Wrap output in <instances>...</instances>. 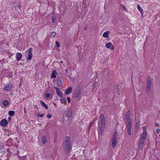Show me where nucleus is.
Listing matches in <instances>:
<instances>
[{
  "instance_id": "1",
  "label": "nucleus",
  "mask_w": 160,
  "mask_h": 160,
  "mask_svg": "<svg viewBox=\"0 0 160 160\" xmlns=\"http://www.w3.org/2000/svg\"><path fill=\"white\" fill-rule=\"evenodd\" d=\"M125 121L128 133L129 135H131L132 121L130 118L129 111H128L125 116Z\"/></svg>"
},
{
  "instance_id": "2",
  "label": "nucleus",
  "mask_w": 160,
  "mask_h": 160,
  "mask_svg": "<svg viewBox=\"0 0 160 160\" xmlns=\"http://www.w3.org/2000/svg\"><path fill=\"white\" fill-rule=\"evenodd\" d=\"M64 148L66 154L68 153L71 149V142L69 137H66L63 143Z\"/></svg>"
},
{
  "instance_id": "3",
  "label": "nucleus",
  "mask_w": 160,
  "mask_h": 160,
  "mask_svg": "<svg viewBox=\"0 0 160 160\" xmlns=\"http://www.w3.org/2000/svg\"><path fill=\"white\" fill-rule=\"evenodd\" d=\"M81 88L80 87L76 88L73 92V94L74 97L75 98H79L81 95Z\"/></svg>"
},
{
  "instance_id": "4",
  "label": "nucleus",
  "mask_w": 160,
  "mask_h": 160,
  "mask_svg": "<svg viewBox=\"0 0 160 160\" xmlns=\"http://www.w3.org/2000/svg\"><path fill=\"white\" fill-rule=\"evenodd\" d=\"M118 136V133L115 132L113 136L112 140V146L113 148L114 147L117 142V139Z\"/></svg>"
},
{
  "instance_id": "5",
  "label": "nucleus",
  "mask_w": 160,
  "mask_h": 160,
  "mask_svg": "<svg viewBox=\"0 0 160 160\" xmlns=\"http://www.w3.org/2000/svg\"><path fill=\"white\" fill-rule=\"evenodd\" d=\"M151 84V80L150 78H148L147 80V85L146 87V89L147 93H148L150 90V87Z\"/></svg>"
},
{
  "instance_id": "6",
  "label": "nucleus",
  "mask_w": 160,
  "mask_h": 160,
  "mask_svg": "<svg viewBox=\"0 0 160 160\" xmlns=\"http://www.w3.org/2000/svg\"><path fill=\"white\" fill-rule=\"evenodd\" d=\"M105 124L98 122V129L99 133H100L102 135L103 131V127L104 126Z\"/></svg>"
},
{
  "instance_id": "7",
  "label": "nucleus",
  "mask_w": 160,
  "mask_h": 160,
  "mask_svg": "<svg viewBox=\"0 0 160 160\" xmlns=\"http://www.w3.org/2000/svg\"><path fill=\"white\" fill-rule=\"evenodd\" d=\"M65 114L66 116L68 118H70L72 114V111L71 110L68 109L65 112Z\"/></svg>"
},
{
  "instance_id": "8",
  "label": "nucleus",
  "mask_w": 160,
  "mask_h": 160,
  "mask_svg": "<svg viewBox=\"0 0 160 160\" xmlns=\"http://www.w3.org/2000/svg\"><path fill=\"white\" fill-rule=\"evenodd\" d=\"M99 122L105 124L106 122V120L105 119L104 116L103 114H101L100 115V121Z\"/></svg>"
},
{
  "instance_id": "9",
  "label": "nucleus",
  "mask_w": 160,
  "mask_h": 160,
  "mask_svg": "<svg viewBox=\"0 0 160 160\" xmlns=\"http://www.w3.org/2000/svg\"><path fill=\"white\" fill-rule=\"evenodd\" d=\"M54 88L56 89L57 93L58 95L61 98H62V97H63L62 93V92L59 90V89L56 87H54Z\"/></svg>"
},
{
  "instance_id": "10",
  "label": "nucleus",
  "mask_w": 160,
  "mask_h": 160,
  "mask_svg": "<svg viewBox=\"0 0 160 160\" xmlns=\"http://www.w3.org/2000/svg\"><path fill=\"white\" fill-rule=\"evenodd\" d=\"M0 125L1 126L4 127L6 126L8 124L7 120L5 119H3L0 122Z\"/></svg>"
},
{
  "instance_id": "11",
  "label": "nucleus",
  "mask_w": 160,
  "mask_h": 160,
  "mask_svg": "<svg viewBox=\"0 0 160 160\" xmlns=\"http://www.w3.org/2000/svg\"><path fill=\"white\" fill-rule=\"evenodd\" d=\"M32 49L31 48H30L28 49V59L29 60H31L32 57Z\"/></svg>"
},
{
  "instance_id": "12",
  "label": "nucleus",
  "mask_w": 160,
  "mask_h": 160,
  "mask_svg": "<svg viewBox=\"0 0 160 160\" xmlns=\"http://www.w3.org/2000/svg\"><path fill=\"white\" fill-rule=\"evenodd\" d=\"M106 46L108 48H110L111 50H113L114 49L113 45L111 42H109L107 43Z\"/></svg>"
},
{
  "instance_id": "13",
  "label": "nucleus",
  "mask_w": 160,
  "mask_h": 160,
  "mask_svg": "<svg viewBox=\"0 0 160 160\" xmlns=\"http://www.w3.org/2000/svg\"><path fill=\"white\" fill-rule=\"evenodd\" d=\"M57 82L58 85L59 86H61L63 82V80L60 77H59L57 79Z\"/></svg>"
},
{
  "instance_id": "14",
  "label": "nucleus",
  "mask_w": 160,
  "mask_h": 160,
  "mask_svg": "<svg viewBox=\"0 0 160 160\" xmlns=\"http://www.w3.org/2000/svg\"><path fill=\"white\" fill-rule=\"evenodd\" d=\"M58 74V72L56 70H54L52 72L51 77L52 78H55L56 77V75Z\"/></svg>"
},
{
  "instance_id": "15",
  "label": "nucleus",
  "mask_w": 160,
  "mask_h": 160,
  "mask_svg": "<svg viewBox=\"0 0 160 160\" xmlns=\"http://www.w3.org/2000/svg\"><path fill=\"white\" fill-rule=\"evenodd\" d=\"M16 59L18 61L21 60L22 58V54L20 53H18L16 54Z\"/></svg>"
},
{
  "instance_id": "16",
  "label": "nucleus",
  "mask_w": 160,
  "mask_h": 160,
  "mask_svg": "<svg viewBox=\"0 0 160 160\" xmlns=\"http://www.w3.org/2000/svg\"><path fill=\"white\" fill-rule=\"evenodd\" d=\"M72 91V88L71 87L66 89L65 93L66 95H68L70 94Z\"/></svg>"
},
{
  "instance_id": "17",
  "label": "nucleus",
  "mask_w": 160,
  "mask_h": 160,
  "mask_svg": "<svg viewBox=\"0 0 160 160\" xmlns=\"http://www.w3.org/2000/svg\"><path fill=\"white\" fill-rule=\"evenodd\" d=\"M12 85H9L5 87L3 89L5 90L9 91L12 89Z\"/></svg>"
},
{
  "instance_id": "18",
  "label": "nucleus",
  "mask_w": 160,
  "mask_h": 160,
  "mask_svg": "<svg viewBox=\"0 0 160 160\" xmlns=\"http://www.w3.org/2000/svg\"><path fill=\"white\" fill-rule=\"evenodd\" d=\"M109 31H106L103 33L102 36L106 38H108V35L109 34Z\"/></svg>"
},
{
  "instance_id": "19",
  "label": "nucleus",
  "mask_w": 160,
  "mask_h": 160,
  "mask_svg": "<svg viewBox=\"0 0 160 160\" xmlns=\"http://www.w3.org/2000/svg\"><path fill=\"white\" fill-rule=\"evenodd\" d=\"M42 141L43 144H45L47 142L46 138L45 136H43L42 138Z\"/></svg>"
},
{
  "instance_id": "20",
  "label": "nucleus",
  "mask_w": 160,
  "mask_h": 160,
  "mask_svg": "<svg viewBox=\"0 0 160 160\" xmlns=\"http://www.w3.org/2000/svg\"><path fill=\"white\" fill-rule=\"evenodd\" d=\"M137 8L139 11L141 12L142 16L143 13V10L142 8L139 5H137Z\"/></svg>"
},
{
  "instance_id": "21",
  "label": "nucleus",
  "mask_w": 160,
  "mask_h": 160,
  "mask_svg": "<svg viewBox=\"0 0 160 160\" xmlns=\"http://www.w3.org/2000/svg\"><path fill=\"white\" fill-rule=\"evenodd\" d=\"M40 102L42 105L46 109L48 110V107L47 105L42 101H40Z\"/></svg>"
},
{
  "instance_id": "22",
  "label": "nucleus",
  "mask_w": 160,
  "mask_h": 160,
  "mask_svg": "<svg viewBox=\"0 0 160 160\" xmlns=\"http://www.w3.org/2000/svg\"><path fill=\"white\" fill-rule=\"evenodd\" d=\"M60 101L62 103H65V104H66L67 102L65 100V98H63V97H62V98H61L60 99Z\"/></svg>"
},
{
  "instance_id": "23",
  "label": "nucleus",
  "mask_w": 160,
  "mask_h": 160,
  "mask_svg": "<svg viewBox=\"0 0 160 160\" xmlns=\"http://www.w3.org/2000/svg\"><path fill=\"white\" fill-rule=\"evenodd\" d=\"M8 104V101L7 100H4L2 102V104L5 106H7Z\"/></svg>"
},
{
  "instance_id": "24",
  "label": "nucleus",
  "mask_w": 160,
  "mask_h": 160,
  "mask_svg": "<svg viewBox=\"0 0 160 160\" xmlns=\"http://www.w3.org/2000/svg\"><path fill=\"white\" fill-rule=\"evenodd\" d=\"M146 138V133L145 132H143L142 135L140 138H142L145 140Z\"/></svg>"
},
{
  "instance_id": "25",
  "label": "nucleus",
  "mask_w": 160,
  "mask_h": 160,
  "mask_svg": "<svg viewBox=\"0 0 160 160\" xmlns=\"http://www.w3.org/2000/svg\"><path fill=\"white\" fill-rule=\"evenodd\" d=\"M143 146V144L141 143H139L138 145V149L139 150H142Z\"/></svg>"
},
{
  "instance_id": "26",
  "label": "nucleus",
  "mask_w": 160,
  "mask_h": 160,
  "mask_svg": "<svg viewBox=\"0 0 160 160\" xmlns=\"http://www.w3.org/2000/svg\"><path fill=\"white\" fill-rule=\"evenodd\" d=\"M15 112L13 111H10L8 112V114L11 116H12L14 115Z\"/></svg>"
},
{
  "instance_id": "27",
  "label": "nucleus",
  "mask_w": 160,
  "mask_h": 160,
  "mask_svg": "<svg viewBox=\"0 0 160 160\" xmlns=\"http://www.w3.org/2000/svg\"><path fill=\"white\" fill-rule=\"evenodd\" d=\"M145 140H144L143 139H142V138H140L139 143L143 144V143L144 142Z\"/></svg>"
},
{
  "instance_id": "28",
  "label": "nucleus",
  "mask_w": 160,
  "mask_h": 160,
  "mask_svg": "<svg viewBox=\"0 0 160 160\" xmlns=\"http://www.w3.org/2000/svg\"><path fill=\"white\" fill-rule=\"evenodd\" d=\"M51 96V94L49 92L45 94L46 97L47 98H49Z\"/></svg>"
},
{
  "instance_id": "29",
  "label": "nucleus",
  "mask_w": 160,
  "mask_h": 160,
  "mask_svg": "<svg viewBox=\"0 0 160 160\" xmlns=\"http://www.w3.org/2000/svg\"><path fill=\"white\" fill-rule=\"evenodd\" d=\"M56 35V32H51V36L53 37H54Z\"/></svg>"
},
{
  "instance_id": "30",
  "label": "nucleus",
  "mask_w": 160,
  "mask_h": 160,
  "mask_svg": "<svg viewBox=\"0 0 160 160\" xmlns=\"http://www.w3.org/2000/svg\"><path fill=\"white\" fill-rule=\"evenodd\" d=\"M121 6L123 8V10L125 11H127V8L122 4H121Z\"/></svg>"
},
{
  "instance_id": "31",
  "label": "nucleus",
  "mask_w": 160,
  "mask_h": 160,
  "mask_svg": "<svg viewBox=\"0 0 160 160\" xmlns=\"http://www.w3.org/2000/svg\"><path fill=\"white\" fill-rule=\"evenodd\" d=\"M44 114H38L37 116L40 118H42L44 116Z\"/></svg>"
},
{
  "instance_id": "32",
  "label": "nucleus",
  "mask_w": 160,
  "mask_h": 160,
  "mask_svg": "<svg viewBox=\"0 0 160 160\" xmlns=\"http://www.w3.org/2000/svg\"><path fill=\"white\" fill-rule=\"evenodd\" d=\"M56 44L58 48H59L60 46L59 42L58 41H57L56 42Z\"/></svg>"
},
{
  "instance_id": "33",
  "label": "nucleus",
  "mask_w": 160,
  "mask_h": 160,
  "mask_svg": "<svg viewBox=\"0 0 160 160\" xmlns=\"http://www.w3.org/2000/svg\"><path fill=\"white\" fill-rule=\"evenodd\" d=\"M52 22L54 23L55 22V18L54 17H53L52 18Z\"/></svg>"
},
{
  "instance_id": "34",
  "label": "nucleus",
  "mask_w": 160,
  "mask_h": 160,
  "mask_svg": "<svg viewBox=\"0 0 160 160\" xmlns=\"http://www.w3.org/2000/svg\"><path fill=\"white\" fill-rule=\"evenodd\" d=\"M47 117L48 118H51L52 116L50 114H47Z\"/></svg>"
},
{
  "instance_id": "35",
  "label": "nucleus",
  "mask_w": 160,
  "mask_h": 160,
  "mask_svg": "<svg viewBox=\"0 0 160 160\" xmlns=\"http://www.w3.org/2000/svg\"><path fill=\"white\" fill-rule=\"evenodd\" d=\"M67 100L68 102V103H70V98L69 97H68L67 98Z\"/></svg>"
},
{
  "instance_id": "36",
  "label": "nucleus",
  "mask_w": 160,
  "mask_h": 160,
  "mask_svg": "<svg viewBox=\"0 0 160 160\" xmlns=\"http://www.w3.org/2000/svg\"><path fill=\"white\" fill-rule=\"evenodd\" d=\"M93 124V122H91V123H90V125H89V127H88V130H89L90 128H91V127L92 126V124Z\"/></svg>"
},
{
  "instance_id": "37",
  "label": "nucleus",
  "mask_w": 160,
  "mask_h": 160,
  "mask_svg": "<svg viewBox=\"0 0 160 160\" xmlns=\"http://www.w3.org/2000/svg\"><path fill=\"white\" fill-rule=\"evenodd\" d=\"M160 131V129L159 128L157 129L156 132L158 134Z\"/></svg>"
},
{
  "instance_id": "38",
  "label": "nucleus",
  "mask_w": 160,
  "mask_h": 160,
  "mask_svg": "<svg viewBox=\"0 0 160 160\" xmlns=\"http://www.w3.org/2000/svg\"><path fill=\"white\" fill-rule=\"evenodd\" d=\"M155 125L156 127H158L159 126V124L158 123H155Z\"/></svg>"
},
{
  "instance_id": "39",
  "label": "nucleus",
  "mask_w": 160,
  "mask_h": 160,
  "mask_svg": "<svg viewBox=\"0 0 160 160\" xmlns=\"http://www.w3.org/2000/svg\"><path fill=\"white\" fill-rule=\"evenodd\" d=\"M24 112L25 114L27 113V111L26 110V108L25 107L24 108Z\"/></svg>"
},
{
  "instance_id": "40",
  "label": "nucleus",
  "mask_w": 160,
  "mask_h": 160,
  "mask_svg": "<svg viewBox=\"0 0 160 160\" xmlns=\"http://www.w3.org/2000/svg\"><path fill=\"white\" fill-rule=\"evenodd\" d=\"M139 123L137 122L136 123V126H137V127H138L139 126Z\"/></svg>"
},
{
  "instance_id": "41",
  "label": "nucleus",
  "mask_w": 160,
  "mask_h": 160,
  "mask_svg": "<svg viewBox=\"0 0 160 160\" xmlns=\"http://www.w3.org/2000/svg\"><path fill=\"white\" fill-rule=\"evenodd\" d=\"M68 71V70L67 69H66V70H65V72L66 73H67V72Z\"/></svg>"
},
{
  "instance_id": "42",
  "label": "nucleus",
  "mask_w": 160,
  "mask_h": 160,
  "mask_svg": "<svg viewBox=\"0 0 160 160\" xmlns=\"http://www.w3.org/2000/svg\"><path fill=\"white\" fill-rule=\"evenodd\" d=\"M0 160H2L0 159Z\"/></svg>"
}]
</instances>
